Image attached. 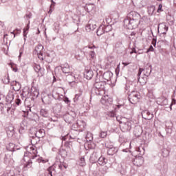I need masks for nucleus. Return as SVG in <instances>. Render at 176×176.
I'll list each match as a JSON object with an SVG mask.
<instances>
[{
  "label": "nucleus",
  "mask_w": 176,
  "mask_h": 176,
  "mask_svg": "<svg viewBox=\"0 0 176 176\" xmlns=\"http://www.w3.org/2000/svg\"><path fill=\"white\" fill-rule=\"evenodd\" d=\"M38 155L35 154L33 155L32 153H25L24 157L22 160L24 168H31L32 167V160L36 159Z\"/></svg>",
  "instance_id": "obj_2"
},
{
  "label": "nucleus",
  "mask_w": 176,
  "mask_h": 176,
  "mask_svg": "<svg viewBox=\"0 0 176 176\" xmlns=\"http://www.w3.org/2000/svg\"><path fill=\"white\" fill-rule=\"evenodd\" d=\"M112 21V19L108 16V17H106L105 19V21H103V25H110V23H111Z\"/></svg>",
  "instance_id": "obj_50"
},
{
  "label": "nucleus",
  "mask_w": 176,
  "mask_h": 176,
  "mask_svg": "<svg viewBox=\"0 0 176 176\" xmlns=\"http://www.w3.org/2000/svg\"><path fill=\"white\" fill-rule=\"evenodd\" d=\"M79 166L83 167V166H86V161L85 160V157H81L79 160Z\"/></svg>",
  "instance_id": "obj_49"
},
{
  "label": "nucleus",
  "mask_w": 176,
  "mask_h": 176,
  "mask_svg": "<svg viewBox=\"0 0 176 176\" xmlns=\"http://www.w3.org/2000/svg\"><path fill=\"white\" fill-rule=\"evenodd\" d=\"M52 4L50 5V10L48 12V13H52L53 12V8H54V6H56V2H54V1L51 0Z\"/></svg>",
  "instance_id": "obj_51"
},
{
  "label": "nucleus",
  "mask_w": 176,
  "mask_h": 176,
  "mask_svg": "<svg viewBox=\"0 0 176 176\" xmlns=\"http://www.w3.org/2000/svg\"><path fill=\"white\" fill-rule=\"evenodd\" d=\"M87 126V124H86V122H85L84 120H80L77 122L76 124H73V127H74L75 129H80L81 131H85V130H86Z\"/></svg>",
  "instance_id": "obj_12"
},
{
  "label": "nucleus",
  "mask_w": 176,
  "mask_h": 176,
  "mask_svg": "<svg viewBox=\"0 0 176 176\" xmlns=\"http://www.w3.org/2000/svg\"><path fill=\"white\" fill-rule=\"evenodd\" d=\"M90 162L92 164H97L98 162V157L97 156V153H93L92 155L90 156L89 158Z\"/></svg>",
  "instance_id": "obj_28"
},
{
  "label": "nucleus",
  "mask_w": 176,
  "mask_h": 176,
  "mask_svg": "<svg viewBox=\"0 0 176 176\" xmlns=\"http://www.w3.org/2000/svg\"><path fill=\"white\" fill-rule=\"evenodd\" d=\"M25 126L24 125V120L21 122L20 124L19 129V134H24L25 133Z\"/></svg>",
  "instance_id": "obj_40"
},
{
  "label": "nucleus",
  "mask_w": 176,
  "mask_h": 176,
  "mask_svg": "<svg viewBox=\"0 0 176 176\" xmlns=\"http://www.w3.org/2000/svg\"><path fill=\"white\" fill-rule=\"evenodd\" d=\"M160 27L162 28H164L165 32H162V34L164 35H166V32H167V31H168V26L166 25L165 23H160L158 25V30H159V28H160Z\"/></svg>",
  "instance_id": "obj_43"
},
{
  "label": "nucleus",
  "mask_w": 176,
  "mask_h": 176,
  "mask_svg": "<svg viewBox=\"0 0 176 176\" xmlns=\"http://www.w3.org/2000/svg\"><path fill=\"white\" fill-rule=\"evenodd\" d=\"M90 138L89 140V149H94V148H96V144L93 143V142H91V140H93V135L90 134Z\"/></svg>",
  "instance_id": "obj_42"
},
{
  "label": "nucleus",
  "mask_w": 176,
  "mask_h": 176,
  "mask_svg": "<svg viewBox=\"0 0 176 176\" xmlns=\"http://www.w3.org/2000/svg\"><path fill=\"white\" fill-rule=\"evenodd\" d=\"M142 116L145 120H151L153 118V113L149 112L148 110H145L142 112Z\"/></svg>",
  "instance_id": "obj_21"
},
{
  "label": "nucleus",
  "mask_w": 176,
  "mask_h": 176,
  "mask_svg": "<svg viewBox=\"0 0 176 176\" xmlns=\"http://www.w3.org/2000/svg\"><path fill=\"white\" fill-rule=\"evenodd\" d=\"M107 131H101L100 133V138H105L107 135Z\"/></svg>",
  "instance_id": "obj_54"
},
{
  "label": "nucleus",
  "mask_w": 176,
  "mask_h": 176,
  "mask_svg": "<svg viewBox=\"0 0 176 176\" xmlns=\"http://www.w3.org/2000/svg\"><path fill=\"white\" fill-rule=\"evenodd\" d=\"M44 49L45 47H43V45H42V44H38L34 48V54H38L39 53H43Z\"/></svg>",
  "instance_id": "obj_27"
},
{
  "label": "nucleus",
  "mask_w": 176,
  "mask_h": 176,
  "mask_svg": "<svg viewBox=\"0 0 176 176\" xmlns=\"http://www.w3.org/2000/svg\"><path fill=\"white\" fill-rule=\"evenodd\" d=\"M63 108V104L61 103H56L52 107L53 113L55 115H58L61 113V109Z\"/></svg>",
  "instance_id": "obj_20"
},
{
  "label": "nucleus",
  "mask_w": 176,
  "mask_h": 176,
  "mask_svg": "<svg viewBox=\"0 0 176 176\" xmlns=\"http://www.w3.org/2000/svg\"><path fill=\"white\" fill-rule=\"evenodd\" d=\"M36 54L38 55V58H39V60H41L42 61L45 60V58H43V52Z\"/></svg>",
  "instance_id": "obj_62"
},
{
  "label": "nucleus",
  "mask_w": 176,
  "mask_h": 176,
  "mask_svg": "<svg viewBox=\"0 0 176 176\" xmlns=\"http://www.w3.org/2000/svg\"><path fill=\"white\" fill-rule=\"evenodd\" d=\"M23 19L25 20V21H28V23H30L31 21V19H32V12L30 11H27L25 16H23Z\"/></svg>",
  "instance_id": "obj_34"
},
{
  "label": "nucleus",
  "mask_w": 176,
  "mask_h": 176,
  "mask_svg": "<svg viewBox=\"0 0 176 176\" xmlns=\"http://www.w3.org/2000/svg\"><path fill=\"white\" fill-rule=\"evenodd\" d=\"M22 93L25 95L26 98H28V97H30V88L28 87L24 88L22 91Z\"/></svg>",
  "instance_id": "obj_45"
},
{
  "label": "nucleus",
  "mask_w": 176,
  "mask_h": 176,
  "mask_svg": "<svg viewBox=\"0 0 176 176\" xmlns=\"http://www.w3.org/2000/svg\"><path fill=\"white\" fill-rule=\"evenodd\" d=\"M89 74V69H85V72H84V82L87 85L89 83V76L87 75Z\"/></svg>",
  "instance_id": "obj_44"
},
{
  "label": "nucleus",
  "mask_w": 176,
  "mask_h": 176,
  "mask_svg": "<svg viewBox=\"0 0 176 176\" xmlns=\"http://www.w3.org/2000/svg\"><path fill=\"white\" fill-rule=\"evenodd\" d=\"M30 138H32V140L33 138H36V137H35V135L34 134V129L30 130Z\"/></svg>",
  "instance_id": "obj_63"
},
{
  "label": "nucleus",
  "mask_w": 176,
  "mask_h": 176,
  "mask_svg": "<svg viewBox=\"0 0 176 176\" xmlns=\"http://www.w3.org/2000/svg\"><path fill=\"white\" fill-rule=\"evenodd\" d=\"M82 2H83V3L85 4V6H83L86 12H87V13H89V8H87V5H88V3H89V2H86V1H85V0H82Z\"/></svg>",
  "instance_id": "obj_59"
},
{
  "label": "nucleus",
  "mask_w": 176,
  "mask_h": 176,
  "mask_svg": "<svg viewBox=\"0 0 176 176\" xmlns=\"http://www.w3.org/2000/svg\"><path fill=\"white\" fill-rule=\"evenodd\" d=\"M21 103H22V102H21V99H20V98H16V100H15V104H16V105H17L18 107L19 106H20V105H21Z\"/></svg>",
  "instance_id": "obj_60"
},
{
  "label": "nucleus",
  "mask_w": 176,
  "mask_h": 176,
  "mask_svg": "<svg viewBox=\"0 0 176 176\" xmlns=\"http://www.w3.org/2000/svg\"><path fill=\"white\" fill-rule=\"evenodd\" d=\"M175 104H176V100L174 98L172 99V102L170 104V111H173V107H174V105H175Z\"/></svg>",
  "instance_id": "obj_55"
},
{
  "label": "nucleus",
  "mask_w": 176,
  "mask_h": 176,
  "mask_svg": "<svg viewBox=\"0 0 176 176\" xmlns=\"http://www.w3.org/2000/svg\"><path fill=\"white\" fill-rule=\"evenodd\" d=\"M96 34L98 36H100L102 34H105V30L104 29V24L101 25L96 30Z\"/></svg>",
  "instance_id": "obj_35"
},
{
  "label": "nucleus",
  "mask_w": 176,
  "mask_h": 176,
  "mask_svg": "<svg viewBox=\"0 0 176 176\" xmlns=\"http://www.w3.org/2000/svg\"><path fill=\"white\" fill-rule=\"evenodd\" d=\"M39 141H41L39 138H33L32 139H31V144L32 145H36V144H38Z\"/></svg>",
  "instance_id": "obj_48"
},
{
  "label": "nucleus",
  "mask_w": 176,
  "mask_h": 176,
  "mask_svg": "<svg viewBox=\"0 0 176 176\" xmlns=\"http://www.w3.org/2000/svg\"><path fill=\"white\" fill-rule=\"evenodd\" d=\"M155 10H156V7H155V6H150L147 8V12L149 16L155 14Z\"/></svg>",
  "instance_id": "obj_32"
},
{
  "label": "nucleus",
  "mask_w": 176,
  "mask_h": 176,
  "mask_svg": "<svg viewBox=\"0 0 176 176\" xmlns=\"http://www.w3.org/2000/svg\"><path fill=\"white\" fill-rule=\"evenodd\" d=\"M140 93L133 91L129 95L128 100L131 104H137L140 101Z\"/></svg>",
  "instance_id": "obj_8"
},
{
  "label": "nucleus",
  "mask_w": 176,
  "mask_h": 176,
  "mask_svg": "<svg viewBox=\"0 0 176 176\" xmlns=\"http://www.w3.org/2000/svg\"><path fill=\"white\" fill-rule=\"evenodd\" d=\"M168 166L167 164H163L162 166L160 168L161 173H163V174H166L167 173Z\"/></svg>",
  "instance_id": "obj_46"
},
{
  "label": "nucleus",
  "mask_w": 176,
  "mask_h": 176,
  "mask_svg": "<svg viewBox=\"0 0 176 176\" xmlns=\"http://www.w3.org/2000/svg\"><path fill=\"white\" fill-rule=\"evenodd\" d=\"M103 78L104 80H107L109 81L111 80V78H112V76H113V74L109 71L106 72L103 74Z\"/></svg>",
  "instance_id": "obj_29"
},
{
  "label": "nucleus",
  "mask_w": 176,
  "mask_h": 176,
  "mask_svg": "<svg viewBox=\"0 0 176 176\" xmlns=\"http://www.w3.org/2000/svg\"><path fill=\"white\" fill-rule=\"evenodd\" d=\"M81 96H82V94H76L75 97L74 98V102H76V101H78L79 100V97H80Z\"/></svg>",
  "instance_id": "obj_61"
},
{
  "label": "nucleus",
  "mask_w": 176,
  "mask_h": 176,
  "mask_svg": "<svg viewBox=\"0 0 176 176\" xmlns=\"http://www.w3.org/2000/svg\"><path fill=\"white\" fill-rule=\"evenodd\" d=\"M152 73V65L147 64L144 69L140 68L138 74V80L140 83H146V79Z\"/></svg>",
  "instance_id": "obj_1"
},
{
  "label": "nucleus",
  "mask_w": 176,
  "mask_h": 176,
  "mask_svg": "<svg viewBox=\"0 0 176 176\" xmlns=\"http://www.w3.org/2000/svg\"><path fill=\"white\" fill-rule=\"evenodd\" d=\"M170 143H164L162 146V155L163 157H167L170 155Z\"/></svg>",
  "instance_id": "obj_10"
},
{
  "label": "nucleus",
  "mask_w": 176,
  "mask_h": 176,
  "mask_svg": "<svg viewBox=\"0 0 176 176\" xmlns=\"http://www.w3.org/2000/svg\"><path fill=\"white\" fill-rule=\"evenodd\" d=\"M31 104H28L26 109L25 111H23V118H28V115L30 114V112H31Z\"/></svg>",
  "instance_id": "obj_37"
},
{
  "label": "nucleus",
  "mask_w": 176,
  "mask_h": 176,
  "mask_svg": "<svg viewBox=\"0 0 176 176\" xmlns=\"http://www.w3.org/2000/svg\"><path fill=\"white\" fill-rule=\"evenodd\" d=\"M34 134L36 138H38L41 140V138H43L45 135H46V133H45V129H34Z\"/></svg>",
  "instance_id": "obj_17"
},
{
  "label": "nucleus",
  "mask_w": 176,
  "mask_h": 176,
  "mask_svg": "<svg viewBox=\"0 0 176 176\" xmlns=\"http://www.w3.org/2000/svg\"><path fill=\"white\" fill-rule=\"evenodd\" d=\"M136 151L137 152H139V155H136L132 160V162L134 166H136L137 167H141V166L144 164V157L142 155L145 153V148L139 147L136 148Z\"/></svg>",
  "instance_id": "obj_3"
},
{
  "label": "nucleus",
  "mask_w": 176,
  "mask_h": 176,
  "mask_svg": "<svg viewBox=\"0 0 176 176\" xmlns=\"http://www.w3.org/2000/svg\"><path fill=\"white\" fill-rule=\"evenodd\" d=\"M61 69L63 74H67L66 79H75V77L72 76V72H71V69H69V65L68 64L63 65L61 67Z\"/></svg>",
  "instance_id": "obj_9"
},
{
  "label": "nucleus",
  "mask_w": 176,
  "mask_h": 176,
  "mask_svg": "<svg viewBox=\"0 0 176 176\" xmlns=\"http://www.w3.org/2000/svg\"><path fill=\"white\" fill-rule=\"evenodd\" d=\"M104 32H109V31H112V25H104Z\"/></svg>",
  "instance_id": "obj_47"
},
{
  "label": "nucleus",
  "mask_w": 176,
  "mask_h": 176,
  "mask_svg": "<svg viewBox=\"0 0 176 176\" xmlns=\"http://www.w3.org/2000/svg\"><path fill=\"white\" fill-rule=\"evenodd\" d=\"M141 21L140 19H125L124 20V25L126 27L128 30H135L140 25Z\"/></svg>",
  "instance_id": "obj_4"
},
{
  "label": "nucleus",
  "mask_w": 176,
  "mask_h": 176,
  "mask_svg": "<svg viewBox=\"0 0 176 176\" xmlns=\"http://www.w3.org/2000/svg\"><path fill=\"white\" fill-rule=\"evenodd\" d=\"M74 79L66 78L65 80L68 82L69 86H70L71 87H76V82L74 80Z\"/></svg>",
  "instance_id": "obj_38"
},
{
  "label": "nucleus",
  "mask_w": 176,
  "mask_h": 176,
  "mask_svg": "<svg viewBox=\"0 0 176 176\" xmlns=\"http://www.w3.org/2000/svg\"><path fill=\"white\" fill-rule=\"evenodd\" d=\"M40 115L43 116V118H49L50 113H49V110L47 109H41L40 110Z\"/></svg>",
  "instance_id": "obj_30"
},
{
  "label": "nucleus",
  "mask_w": 176,
  "mask_h": 176,
  "mask_svg": "<svg viewBox=\"0 0 176 176\" xmlns=\"http://www.w3.org/2000/svg\"><path fill=\"white\" fill-rule=\"evenodd\" d=\"M10 86L13 87L14 91H19L21 89V84L16 80L12 81L10 82Z\"/></svg>",
  "instance_id": "obj_22"
},
{
  "label": "nucleus",
  "mask_w": 176,
  "mask_h": 176,
  "mask_svg": "<svg viewBox=\"0 0 176 176\" xmlns=\"http://www.w3.org/2000/svg\"><path fill=\"white\" fill-rule=\"evenodd\" d=\"M2 82L3 83H4V85H8V83L10 82V79L9 78V74H8L7 78H4L3 79H2Z\"/></svg>",
  "instance_id": "obj_52"
},
{
  "label": "nucleus",
  "mask_w": 176,
  "mask_h": 176,
  "mask_svg": "<svg viewBox=\"0 0 176 176\" xmlns=\"http://www.w3.org/2000/svg\"><path fill=\"white\" fill-rule=\"evenodd\" d=\"M39 96V89L35 87H32L30 91V97L32 101L36 100V98Z\"/></svg>",
  "instance_id": "obj_14"
},
{
  "label": "nucleus",
  "mask_w": 176,
  "mask_h": 176,
  "mask_svg": "<svg viewBox=\"0 0 176 176\" xmlns=\"http://www.w3.org/2000/svg\"><path fill=\"white\" fill-rule=\"evenodd\" d=\"M36 162H37L38 163H46V161H45V160H43L42 157L37 158L36 160Z\"/></svg>",
  "instance_id": "obj_58"
},
{
  "label": "nucleus",
  "mask_w": 176,
  "mask_h": 176,
  "mask_svg": "<svg viewBox=\"0 0 176 176\" xmlns=\"http://www.w3.org/2000/svg\"><path fill=\"white\" fill-rule=\"evenodd\" d=\"M100 166H105L108 163V160L104 157H100L98 160L97 162Z\"/></svg>",
  "instance_id": "obj_31"
},
{
  "label": "nucleus",
  "mask_w": 176,
  "mask_h": 176,
  "mask_svg": "<svg viewBox=\"0 0 176 176\" xmlns=\"http://www.w3.org/2000/svg\"><path fill=\"white\" fill-rule=\"evenodd\" d=\"M5 99L6 105H8V104H12V102H13V100H14V95L13 94V93L10 92L8 94Z\"/></svg>",
  "instance_id": "obj_24"
},
{
  "label": "nucleus",
  "mask_w": 176,
  "mask_h": 176,
  "mask_svg": "<svg viewBox=\"0 0 176 176\" xmlns=\"http://www.w3.org/2000/svg\"><path fill=\"white\" fill-rule=\"evenodd\" d=\"M89 28L91 31H94L97 28V25L96 24H89Z\"/></svg>",
  "instance_id": "obj_57"
},
{
  "label": "nucleus",
  "mask_w": 176,
  "mask_h": 176,
  "mask_svg": "<svg viewBox=\"0 0 176 176\" xmlns=\"http://www.w3.org/2000/svg\"><path fill=\"white\" fill-rule=\"evenodd\" d=\"M34 69L35 72H36L38 76H39L40 78H41V76L45 75V69L41 67V65L34 64Z\"/></svg>",
  "instance_id": "obj_15"
},
{
  "label": "nucleus",
  "mask_w": 176,
  "mask_h": 176,
  "mask_svg": "<svg viewBox=\"0 0 176 176\" xmlns=\"http://www.w3.org/2000/svg\"><path fill=\"white\" fill-rule=\"evenodd\" d=\"M8 138H12L15 134L14 126L12 124H10L5 129Z\"/></svg>",
  "instance_id": "obj_11"
},
{
  "label": "nucleus",
  "mask_w": 176,
  "mask_h": 176,
  "mask_svg": "<svg viewBox=\"0 0 176 176\" xmlns=\"http://www.w3.org/2000/svg\"><path fill=\"white\" fill-rule=\"evenodd\" d=\"M102 87V82H96L94 84V87L91 90V97L90 101L91 102V98H93V95L96 94V96H100V89Z\"/></svg>",
  "instance_id": "obj_7"
},
{
  "label": "nucleus",
  "mask_w": 176,
  "mask_h": 176,
  "mask_svg": "<svg viewBox=\"0 0 176 176\" xmlns=\"http://www.w3.org/2000/svg\"><path fill=\"white\" fill-rule=\"evenodd\" d=\"M63 101L64 102H65V104H67V105H70L71 104V100H69V98H68L67 97H64L63 98Z\"/></svg>",
  "instance_id": "obj_56"
},
{
  "label": "nucleus",
  "mask_w": 176,
  "mask_h": 176,
  "mask_svg": "<svg viewBox=\"0 0 176 176\" xmlns=\"http://www.w3.org/2000/svg\"><path fill=\"white\" fill-rule=\"evenodd\" d=\"M63 119L66 123L72 124L75 120H76V113L74 111H70L69 113H66L63 115Z\"/></svg>",
  "instance_id": "obj_6"
},
{
  "label": "nucleus",
  "mask_w": 176,
  "mask_h": 176,
  "mask_svg": "<svg viewBox=\"0 0 176 176\" xmlns=\"http://www.w3.org/2000/svg\"><path fill=\"white\" fill-rule=\"evenodd\" d=\"M20 148H16V144L13 143H9L6 146V150L9 152H16V151H19Z\"/></svg>",
  "instance_id": "obj_25"
},
{
  "label": "nucleus",
  "mask_w": 176,
  "mask_h": 176,
  "mask_svg": "<svg viewBox=\"0 0 176 176\" xmlns=\"http://www.w3.org/2000/svg\"><path fill=\"white\" fill-rule=\"evenodd\" d=\"M126 19H128L129 20H140L141 15L135 11H131L127 14Z\"/></svg>",
  "instance_id": "obj_13"
},
{
  "label": "nucleus",
  "mask_w": 176,
  "mask_h": 176,
  "mask_svg": "<svg viewBox=\"0 0 176 176\" xmlns=\"http://www.w3.org/2000/svg\"><path fill=\"white\" fill-rule=\"evenodd\" d=\"M58 155H60L64 159H65V157H67V156L68 155V152H67V150H65V149H64L63 148H60L58 150Z\"/></svg>",
  "instance_id": "obj_36"
},
{
  "label": "nucleus",
  "mask_w": 176,
  "mask_h": 176,
  "mask_svg": "<svg viewBox=\"0 0 176 176\" xmlns=\"http://www.w3.org/2000/svg\"><path fill=\"white\" fill-rule=\"evenodd\" d=\"M157 104L163 107L168 104V100L164 97H161L157 100Z\"/></svg>",
  "instance_id": "obj_26"
},
{
  "label": "nucleus",
  "mask_w": 176,
  "mask_h": 176,
  "mask_svg": "<svg viewBox=\"0 0 176 176\" xmlns=\"http://www.w3.org/2000/svg\"><path fill=\"white\" fill-rule=\"evenodd\" d=\"M118 152V148L116 147H109L107 151V154L110 156H112L113 155H115Z\"/></svg>",
  "instance_id": "obj_39"
},
{
  "label": "nucleus",
  "mask_w": 176,
  "mask_h": 176,
  "mask_svg": "<svg viewBox=\"0 0 176 176\" xmlns=\"http://www.w3.org/2000/svg\"><path fill=\"white\" fill-rule=\"evenodd\" d=\"M65 146L67 149H70L71 146H72V142H65Z\"/></svg>",
  "instance_id": "obj_53"
},
{
  "label": "nucleus",
  "mask_w": 176,
  "mask_h": 176,
  "mask_svg": "<svg viewBox=\"0 0 176 176\" xmlns=\"http://www.w3.org/2000/svg\"><path fill=\"white\" fill-rule=\"evenodd\" d=\"M131 121L126 118H122L120 127L123 133H126L131 130Z\"/></svg>",
  "instance_id": "obj_5"
},
{
  "label": "nucleus",
  "mask_w": 176,
  "mask_h": 176,
  "mask_svg": "<svg viewBox=\"0 0 176 176\" xmlns=\"http://www.w3.org/2000/svg\"><path fill=\"white\" fill-rule=\"evenodd\" d=\"M52 101H53V96H52V94H48L42 98V102L46 105L52 104Z\"/></svg>",
  "instance_id": "obj_19"
},
{
  "label": "nucleus",
  "mask_w": 176,
  "mask_h": 176,
  "mask_svg": "<svg viewBox=\"0 0 176 176\" xmlns=\"http://www.w3.org/2000/svg\"><path fill=\"white\" fill-rule=\"evenodd\" d=\"M112 98H109V96H104L102 97L100 100L101 104H102V105H106V107H109V105H112Z\"/></svg>",
  "instance_id": "obj_16"
},
{
  "label": "nucleus",
  "mask_w": 176,
  "mask_h": 176,
  "mask_svg": "<svg viewBox=\"0 0 176 176\" xmlns=\"http://www.w3.org/2000/svg\"><path fill=\"white\" fill-rule=\"evenodd\" d=\"M12 160H13V153H7L5 154V157H4V163L5 164H9V163H10V162H12Z\"/></svg>",
  "instance_id": "obj_23"
},
{
  "label": "nucleus",
  "mask_w": 176,
  "mask_h": 176,
  "mask_svg": "<svg viewBox=\"0 0 176 176\" xmlns=\"http://www.w3.org/2000/svg\"><path fill=\"white\" fill-rule=\"evenodd\" d=\"M47 173H45V176H56L57 175V172L56 171V166L52 165L47 168Z\"/></svg>",
  "instance_id": "obj_18"
},
{
  "label": "nucleus",
  "mask_w": 176,
  "mask_h": 176,
  "mask_svg": "<svg viewBox=\"0 0 176 176\" xmlns=\"http://www.w3.org/2000/svg\"><path fill=\"white\" fill-rule=\"evenodd\" d=\"M89 56L91 57V65H95V63L94 61H96V52H94V50H91L89 51Z\"/></svg>",
  "instance_id": "obj_33"
},
{
  "label": "nucleus",
  "mask_w": 176,
  "mask_h": 176,
  "mask_svg": "<svg viewBox=\"0 0 176 176\" xmlns=\"http://www.w3.org/2000/svg\"><path fill=\"white\" fill-rule=\"evenodd\" d=\"M58 168L60 171H64V170H67V168H68V164L65 162H60L58 164Z\"/></svg>",
  "instance_id": "obj_41"
},
{
  "label": "nucleus",
  "mask_w": 176,
  "mask_h": 176,
  "mask_svg": "<svg viewBox=\"0 0 176 176\" xmlns=\"http://www.w3.org/2000/svg\"><path fill=\"white\" fill-rule=\"evenodd\" d=\"M60 94L56 92L55 94H52V100L53 98H54V100H57V98H58V96Z\"/></svg>",
  "instance_id": "obj_64"
}]
</instances>
